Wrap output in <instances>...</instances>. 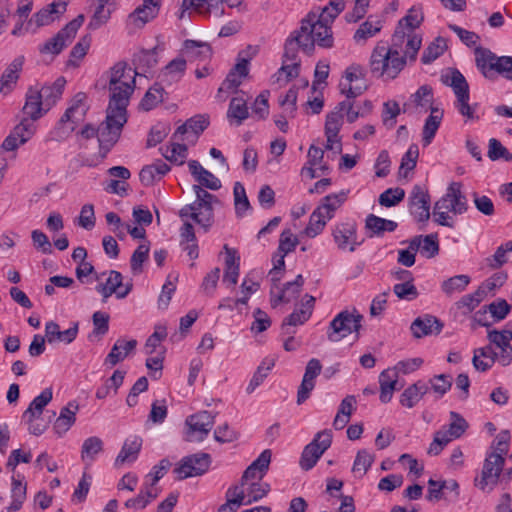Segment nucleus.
Returning <instances> with one entry per match:
<instances>
[{"label":"nucleus","mask_w":512,"mask_h":512,"mask_svg":"<svg viewBox=\"0 0 512 512\" xmlns=\"http://www.w3.org/2000/svg\"><path fill=\"white\" fill-rule=\"evenodd\" d=\"M95 279L97 281L95 290L101 295L103 302H106L112 295H115L117 299H124L133 288L131 282H123V275L116 270L96 274Z\"/></svg>","instance_id":"nucleus-11"},{"label":"nucleus","mask_w":512,"mask_h":512,"mask_svg":"<svg viewBox=\"0 0 512 512\" xmlns=\"http://www.w3.org/2000/svg\"><path fill=\"white\" fill-rule=\"evenodd\" d=\"M215 423V416L209 411H199L185 420V439L201 442L207 438Z\"/></svg>","instance_id":"nucleus-16"},{"label":"nucleus","mask_w":512,"mask_h":512,"mask_svg":"<svg viewBox=\"0 0 512 512\" xmlns=\"http://www.w3.org/2000/svg\"><path fill=\"white\" fill-rule=\"evenodd\" d=\"M108 76L110 100L99 132L101 143L107 147L115 145L127 122V106L135 89L137 72L126 63L118 62L111 67Z\"/></svg>","instance_id":"nucleus-1"},{"label":"nucleus","mask_w":512,"mask_h":512,"mask_svg":"<svg viewBox=\"0 0 512 512\" xmlns=\"http://www.w3.org/2000/svg\"><path fill=\"white\" fill-rule=\"evenodd\" d=\"M193 191L196 195V200L182 207L179 211V217L192 216L193 221L206 232L214 221L212 202L215 196L207 192L200 185H194Z\"/></svg>","instance_id":"nucleus-9"},{"label":"nucleus","mask_w":512,"mask_h":512,"mask_svg":"<svg viewBox=\"0 0 512 512\" xmlns=\"http://www.w3.org/2000/svg\"><path fill=\"white\" fill-rule=\"evenodd\" d=\"M53 392L51 388H45L38 396H36L24 411L25 417L41 418L44 408L51 402Z\"/></svg>","instance_id":"nucleus-51"},{"label":"nucleus","mask_w":512,"mask_h":512,"mask_svg":"<svg viewBox=\"0 0 512 512\" xmlns=\"http://www.w3.org/2000/svg\"><path fill=\"white\" fill-rule=\"evenodd\" d=\"M23 64L24 57L19 56L8 65L0 78V93H7L13 88L19 78Z\"/></svg>","instance_id":"nucleus-40"},{"label":"nucleus","mask_w":512,"mask_h":512,"mask_svg":"<svg viewBox=\"0 0 512 512\" xmlns=\"http://www.w3.org/2000/svg\"><path fill=\"white\" fill-rule=\"evenodd\" d=\"M189 171L199 182L200 186L210 190H219L221 188V181L210 171L205 169L198 161L191 160L188 163Z\"/></svg>","instance_id":"nucleus-35"},{"label":"nucleus","mask_w":512,"mask_h":512,"mask_svg":"<svg viewBox=\"0 0 512 512\" xmlns=\"http://www.w3.org/2000/svg\"><path fill=\"white\" fill-rule=\"evenodd\" d=\"M249 117V108L243 97H233L227 110L230 125L240 126Z\"/></svg>","instance_id":"nucleus-45"},{"label":"nucleus","mask_w":512,"mask_h":512,"mask_svg":"<svg viewBox=\"0 0 512 512\" xmlns=\"http://www.w3.org/2000/svg\"><path fill=\"white\" fill-rule=\"evenodd\" d=\"M186 71V60L177 57L170 61L160 74L161 81L166 85H172L182 79Z\"/></svg>","instance_id":"nucleus-43"},{"label":"nucleus","mask_w":512,"mask_h":512,"mask_svg":"<svg viewBox=\"0 0 512 512\" xmlns=\"http://www.w3.org/2000/svg\"><path fill=\"white\" fill-rule=\"evenodd\" d=\"M67 3L62 0H55L51 4L39 10L29 19V27L37 30L40 27L51 24L66 11Z\"/></svg>","instance_id":"nucleus-25"},{"label":"nucleus","mask_w":512,"mask_h":512,"mask_svg":"<svg viewBox=\"0 0 512 512\" xmlns=\"http://www.w3.org/2000/svg\"><path fill=\"white\" fill-rule=\"evenodd\" d=\"M159 493L160 490L157 486L145 480L138 496L128 499L125 502V506L136 510L144 509L151 501L157 498Z\"/></svg>","instance_id":"nucleus-39"},{"label":"nucleus","mask_w":512,"mask_h":512,"mask_svg":"<svg viewBox=\"0 0 512 512\" xmlns=\"http://www.w3.org/2000/svg\"><path fill=\"white\" fill-rule=\"evenodd\" d=\"M424 21V14L420 6H412L402 17L391 37L389 46L403 58L405 65L415 61L422 45L420 26Z\"/></svg>","instance_id":"nucleus-2"},{"label":"nucleus","mask_w":512,"mask_h":512,"mask_svg":"<svg viewBox=\"0 0 512 512\" xmlns=\"http://www.w3.org/2000/svg\"><path fill=\"white\" fill-rule=\"evenodd\" d=\"M89 109L87 95L77 93L69 102V105L53 130V138L60 141L69 137L84 121Z\"/></svg>","instance_id":"nucleus-8"},{"label":"nucleus","mask_w":512,"mask_h":512,"mask_svg":"<svg viewBox=\"0 0 512 512\" xmlns=\"http://www.w3.org/2000/svg\"><path fill=\"white\" fill-rule=\"evenodd\" d=\"M103 450V441L97 436L84 440L81 448V459L86 465H91Z\"/></svg>","instance_id":"nucleus-53"},{"label":"nucleus","mask_w":512,"mask_h":512,"mask_svg":"<svg viewBox=\"0 0 512 512\" xmlns=\"http://www.w3.org/2000/svg\"><path fill=\"white\" fill-rule=\"evenodd\" d=\"M305 299L306 300L302 307L296 309L284 320L283 329H285L287 326L302 325L309 320L312 315L315 298L313 296L306 295Z\"/></svg>","instance_id":"nucleus-46"},{"label":"nucleus","mask_w":512,"mask_h":512,"mask_svg":"<svg viewBox=\"0 0 512 512\" xmlns=\"http://www.w3.org/2000/svg\"><path fill=\"white\" fill-rule=\"evenodd\" d=\"M363 316L356 310H343L330 322L327 329V338L331 342H339L343 338L359 332Z\"/></svg>","instance_id":"nucleus-12"},{"label":"nucleus","mask_w":512,"mask_h":512,"mask_svg":"<svg viewBox=\"0 0 512 512\" xmlns=\"http://www.w3.org/2000/svg\"><path fill=\"white\" fill-rule=\"evenodd\" d=\"M329 166L324 161V151L315 145H311L307 153V162L301 169V175L308 179H314L326 175Z\"/></svg>","instance_id":"nucleus-23"},{"label":"nucleus","mask_w":512,"mask_h":512,"mask_svg":"<svg viewBox=\"0 0 512 512\" xmlns=\"http://www.w3.org/2000/svg\"><path fill=\"white\" fill-rule=\"evenodd\" d=\"M461 189V183L452 182L446 193L435 203L433 215L436 223L453 227L449 213L461 215L467 211V200Z\"/></svg>","instance_id":"nucleus-5"},{"label":"nucleus","mask_w":512,"mask_h":512,"mask_svg":"<svg viewBox=\"0 0 512 512\" xmlns=\"http://www.w3.org/2000/svg\"><path fill=\"white\" fill-rule=\"evenodd\" d=\"M384 21L381 17L370 15L362 22L353 34V41L357 45H365L367 41L376 37L383 29Z\"/></svg>","instance_id":"nucleus-27"},{"label":"nucleus","mask_w":512,"mask_h":512,"mask_svg":"<svg viewBox=\"0 0 512 512\" xmlns=\"http://www.w3.org/2000/svg\"><path fill=\"white\" fill-rule=\"evenodd\" d=\"M368 67L373 77L388 82L396 79L406 65L389 44L380 41L370 53Z\"/></svg>","instance_id":"nucleus-4"},{"label":"nucleus","mask_w":512,"mask_h":512,"mask_svg":"<svg viewBox=\"0 0 512 512\" xmlns=\"http://www.w3.org/2000/svg\"><path fill=\"white\" fill-rule=\"evenodd\" d=\"M397 226L398 225L396 222L375 216L373 214L367 216L365 222V227L372 233V236H380L385 232H393L396 230Z\"/></svg>","instance_id":"nucleus-54"},{"label":"nucleus","mask_w":512,"mask_h":512,"mask_svg":"<svg viewBox=\"0 0 512 512\" xmlns=\"http://www.w3.org/2000/svg\"><path fill=\"white\" fill-rule=\"evenodd\" d=\"M329 221L316 209L309 217V223L303 231L308 238H315L321 234Z\"/></svg>","instance_id":"nucleus-58"},{"label":"nucleus","mask_w":512,"mask_h":512,"mask_svg":"<svg viewBox=\"0 0 512 512\" xmlns=\"http://www.w3.org/2000/svg\"><path fill=\"white\" fill-rule=\"evenodd\" d=\"M398 381V374L395 369L388 368L383 370L379 375L380 384V395L379 399L382 403H388L391 401L394 391L396 390V384Z\"/></svg>","instance_id":"nucleus-41"},{"label":"nucleus","mask_w":512,"mask_h":512,"mask_svg":"<svg viewBox=\"0 0 512 512\" xmlns=\"http://www.w3.org/2000/svg\"><path fill=\"white\" fill-rule=\"evenodd\" d=\"M297 31L304 41V51L307 53L312 52L315 45L325 49L332 48L334 45L332 27L320 21L315 11L307 15Z\"/></svg>","instance_id":"nucleus-6"},{"label":"nucleus","mask_w":512,"mask_h":512,"mask_svg":"<svg viewBox=\"0 0 512 512\" xmlns=\"http://www.w3.org/2000/svg\"><path fill=\"white\" fill-rule=\"evenodd\" d=\"M331 443V430L325 429L318 432L314 439L304 447L299 462L300 467L306 471L312 469L324 452L331 446Z\"/></svg>","instance_id":"nucleus-15"},{"label":"nucleus","mask_w":512,"mask_h":512,"mask_svg":"<svg viewBox=\"0 0 512 512\" xmlns=\"http://www.w3.org/2000/svg\"><path fill=\"white\" fill-rule=\"evenodd\" d=\"M444 111L440 108H431L430 115L426 118L422 130V144L424 147L429 146L443 120Z\"/></svg>","instance_id":"nucleus-38"},{"label":"nucleus","mask_w":512,"mask_h":512,"mask_svg":"<svg viewBox=\"0 0 512 512\" xmlns=\"http://www.w3.org/2000/svg\"><path fill=\"white\" fill-rule=\"evenodd\" d=\"M512 252V240L501 244L495 253L487 258V264L492 269H497L508 262V254Z\"/></svg>","instance_id":"nucleus-64"},{"label":"nucleus","mask_w":512,"mask_h":512,"mask_svg":"<svg viewBox=\"0 0 512 512\" xmlns=\"http://www.w3.org/2000/svg\"><path fill=\"white\" fill-rule=\"evenodd\" d=\"M430 386L423 380L409 385L400 395L399 402L403 407L413 408L415 407L424 395L429 391Z\"/></svg>","instance_id":"nucleus-34"},{"label":"nucleus","mask_w":512,"mask_h":512,"mask_svg":"<svg viewBox=\"0 0 512 512\" xmlns=\"http://www.w3.org/2000/svg\"><path fill=\"white\" fill-rule=\"evenodd\" d=\"M224 248L226 252V258L223 283L228 287H233L237 283L239 277L240 257L235 250L230 249L227 246Z\"/></svg>","instance_id":"nucleus-42"},{"label":"nucleus","mask_w":512,"mask_h":512,"mask_svg":"<svg viewBox=\"0 0 512 512\" xmlns=\"http://www.w3.org/2000/svg\"><path fill=\"white\" fill-rule=\"evenodd\" d=\"M349 190H341L336 193H331L323 197L315 208L318 210L328 221L333 219L337 211L347 201Z\"/></svg>","instance_id":"nucleus-30"},{"label":"nucleus","mask_w":512,"mask_h":512,"mask_svg":"<svg viewBox=\"0 0 512 512\" xmlns=\"http://www.w3.org/2000/svg\"><path fill=\"white\" fill-rule=\"evenodd\" d=\"M142 447V439L139 436L128 437L118 456L115 459V466H121L126 463H133L138 458Z\"/></svg>","instance_id":"nucleus-37"},{"label":"nucleus","mask_w":512,"mask_h":512,"mask_svg":"<svg viewBox=\"0 0 512 512\" xmlns=\"http://www.w3.org/2000/svg\"><path fill=\"white\" fill-rule=\"evenodd\" d=\"M486 297L484 287H479L473 293L466 294L456 302L457 310L464 316L471 314Z\"/></svg>","instance_id":"nucleus-49"},{"label":"nucleus","mask_w":512,"mask_h":512,"mask_svg":"<svg viewBox=\"0 0 512 512\" xmlns=\"http://www.w3.org/2000/svg\"><path fill=\"white\" fill-rule=\"evenodd\" d=\"M150 246L147 242L141 243L133 252L130 259V266L133 274L137 275L143 271V264L148 260Z\"/></svg>","instance_id":"nucleus-63"},{"label":"nucleus","mask_w":512,"mask_h":512,"mask_svg":"<svg viewBox=\"0 0 512 512\" xmlns=\"http://www.w3.org/2000/svg\"><path fill=\"white\" fill-rule=\"evenodd\" d=\"M27 487L21 479H17L15 476L11 478V503L7 507L8 512H16L21 509L23 503L26 500Z\"/></svg>","instance_id":"nucleus-52"},{"label":"nucleus","mask_w":512,"mask_h":512,"mask_svg":"<svg viewBox=\"0 0 512 512\" xmlns=\"http://www.w3.org/2000/svg\"><path fill=\"white\" fill-rule=\"evenodd\" d=\"M84 22V16L79 15L62 28L54 37L46 41L39 51L43 54H59L75 38L79 28Z\"/></svg>","instance_id":"nucleus-17"},{"label":"nucleus","mask_w":512,"mask_h":512,"mask_svg":"<svg viewBox=\"0 0 512 512\" xmlns=\"http://www.w3.org/2000/svg\"><path fill=\"white\" fill-rule=\"evenodd\" d=\"M331 236L336 248L342 252H354L364 241L358 232L356 221L350 218L339 220L333 224Z\"/></svg>","instance_id":"nucleus-10"},{"label":"nucleus","mask_w":512,"mask_h":512,"mask_svg":"<svg viewBox=\"0 0 512 512\" xmlns=\"http://www.w3.org/2000/svg\"><path fill=\"white\" fill-rule=\"evenodd\" d=\"M510 433L508 430H502L495 437L483 463L481 476L476 478V486L481 490L492 488L498 482L500 473L505 464V456L509 452Z\"/></svg>","instance_id":"nucleus-3"},{"label":"nucleus","mask_w":512,"mask_h":512,"mask_svg":"<svg viewBox=\"0 0 512 512\" xmlns=\"http://www.w3.org/2000/svg\"><path fill=\"white\" fill-rule=\"evenodd\" d=\"M304 279L302 275H298L294 281L288 282L282 290L276 294L275 290L271 291V302L273 306H277L280 303H289L295 300L303 286Z\"/></svg>","instance_id":"nucleus-36"},{"label":"nucleus","mask_w":512,"mask_h":512,"mask_svg":"<svg viewBox=\"0 0 512 512\" xmlns=\"http://www.w3.org/2000/svg\"><path fill=\"white\" fill-rule=\"evenodd\" d=\"M343 125V114L340 111H333L326 116L325 122V149L328 152L327 158L334 159L342 152V141L339 136Z\"/></svg>","instance_id":"nucleus-18"},{"label":"nucleus","mask_w":512,"mask_h":512,"mask_svg":"<svg viewBox=\"0 0 512 512\" xmlns=\"http://www.w3.org/2000/svg\"><path fill=\"white\" fill-rule=\"evenodd\" d=\"M271 461V451L264 450L256 460L245 470L241 481L245 482H261L263 476L268 470Z\"/></svg>","instance_id":"nucleus-32"},{"label":"nucleus","mask_w":512,"mask_h":512,"mask_svg":"<svg viewBox=\"0 0 512 512\" xmlns=\"http://www.w3.org/2000/svg\"><path fill=\"white\" fill-rule=\"evenodd\" d=\"M500 355L501 350L490 343L474 350L472 362L476 370L484 372L489 370L495 362L501 365Z\"/></svg>","instance_id":"nucleus-29"},{"label":"nucleus","mask_w":512,"mask_h":512,"mask_svg":"<svg viewBox=\"0 0 512 512\" xmlns=\"http://www.w3.org/2000/svg\"><path fill=\"white\" fill-rule=\"evenodd\" d=\"M321 370L322 365L318 359L313 358L308 361L301 385L297 392L298 404H302L309 398L311 391L315 387V379L321 373Z\"/></svg>","instance_id":"nucleus-26"},{"label":"nucleus","mask_w":512,"mask_h":512,"mask_svg":"<svg viewBox=\"0 0 512 512\" xmlns=\"http://www.w3.org/2000/svg\"><path fill=\"white\" fill-rule=\"evenodd\" d=\"M433 100L434 95L432 88L429 85H422L410 96L408 105H411L419 112H426L434 108L432 106Z\"/></svg>","instance_id":"nucleus-44"},{"label":"nucleus","mask_w":512,"mask_h":512,"mask_svg":"<svg viewBox=\"0 0 512 512\" xmlns=\"http://www.w3.org/2000/svg\"><path fill=\"white\" fill-rule=\"evenodd\" d=\"M442 327V323L435 316L424 315L416 318L410 328L414 337L421 338L431 334H439Z\"/></svg>","instance_id":"nucleus-33"},{"label":"nucleus","mask_w":512,"mask_h":512,"mask_svg":"<svg viewBox=\"0 0 512 512\" xmlns=\"http://www.w3.org/2000/svg\"><path fill=\"white\" fill-rule=\"evenodd\" d=\"M245 490L242 485L230 487L226 492V502L221 505L218 512H235L241 505H247Z\"/></svg>","instance_id":"nucleus-47"},{"label":"nucleus","mask_w":512,"mask_h":512,"mask_svg":"<svg viewBox=\"0 0 512 512\" xmlns=\"http://www.w3.org/2000/svg\"><path fill=\"white\" fill-rule=\"evenodd\" d=\"M210 463L209 454L197 453L183 458L175 468V473L179 479L199 476L208 471Z\"/></svg>","instance_id":"nucleus-21"},{"label":"nucleus","mask_w":512,"mask_h":512,"mask_svg":"<svg viewBox=\"0 0 512 512\" xmlns=\"http://www.w3.org/2000/svg\"><path fill=\"white\" fill-rule=\"evenodd\" d=\"M183 140V136L175 139L172 137V142L166 147L162 148V155L170 162L177 165H182L187 158V147L185 144L178 143Z\"/></svg>","instance_id":"nucleus-50"},{"label":"nucleus","mask_w":512,"mask_h":512,"mask_svg":"<svg viewBox=\"0 0 512 512\" xmlns=\"http://www.w3.org/2000/svg\"><path fill=\"white\" fill-rule=\"evenodd\" d=\"M471 278L468 275L460 274L450 277L441 283V290L447 296L463 292L470 284Z\"/></svg>","instance_id":"nucleus-56"},{"label":"nucleus","mask_w":512,"mask_h":512,"mask_svg":"<svg viewBox=\"0 0 512 512\" xmlns=\"http://www.w3.org/2000/svg\"><path fill=\"white\" fill-rule=\"evenodd\" d=\"M419 157V148L416 144H411L405 154L402 156L399 174L407 177L408 173L414 170Z\"/></svg>","instance_id":"nucleus-61"},{"label":"nucleus","mask_w":512,"mask_h":512,"mask_svg":"<svg viewBox=\"0 0 512 512\" xmlns=\"http://www.w3.org/2000/svg\"><path fill=\"white\" fill-rule=\"evenodd\" d=\"M79 406L71 401L64 406L53 424V430L58 437H63L76 422Z\"/></svg>","instance_id":"nucleus-31"},{"label":"nucleus","mask_w":512,"mask_h":512,"mask_svg":"<svg viewBox=\"0 0 512 512\" xmlns=\"http://www.w3.org/2000/svg\"><path fill=\"white\" fill-rule=\"evenodd\" d=\"M476 64L486 78H492L497 73L508 80L512 79L511 56H497L489 50H480L476 53Z\"/></svg>","instance_id":"nucleus-14"},{"label":"nucleus","mask_w":512,"mask_h":512,"mask_svg":"<svg viewBox=\"0 0 512 512\" xmlns=\"http://www.w3.org/2000/svg\"><path fill=\"white\" fill-rule=\"evenodd\" d=\"M409 211L418 222H426L430 218V196L420 185H415L409 195Z\"/></svg>","instance_id":"nucleus-22"},{"label":"nucleus","mask_w":512,"mask_h":512,"mask_svg":"<svg viewBox=\"0 0 512 512\" xmlns=\"http://www.w3.org/2000/svg\"><path fill=\"white\" fill-rule=\"evenodd\" d=\"M468 428L467 421L457 412H450V423L444 426L434 435L433 441L428 448L429 455H438L444 447L453 439L460 438Z\"/></svg>","instance_id":"nucleus-13"},{"label":"nucleus","mask_w":512,"mask_h":512,"mask_svg":"<svg viewBox=\"0 0 512 512\" xmlns=\"http://www.w3.org/2000/svg\"><path fill=\"white\" fill-rule=\"evenodd\" d=\"M375 460V456L370 453L366 449L359 450L356 454L353 466L352 473L356 478H362L367 471L371 468L373 462Z\"/></svg>","instance_id":"nucleus-57"},{"label":"nucleus","mask_w":512,"mask_h":512,"mask_svg":"<svg viewBox=\"0 0 512 512\" xmlns=\"http://www.w3.org/2000/svg\"><path fill=\"white\" fill-rule=\"evenodd\" d=\"M247 498L246 504L262 499L269 491V485L262 482H242Z\"/></svg>","instance_id":"nucleus-62"},{"label":"nucleus","mask_w":512,"mask_h":512,"mask_svg":"<svg viewBox=\"0 0 512 512\" xmlns=\"http://www.w3.org/2000/svg\"><path fill=\"white\" fill-rule=\"evenodd\" d=\"M340 88L347 98L360 96L367 89L363 68L360 65L347 67L340 82Z\"/></svg>","instance_id":"nucleus-20"},{"label":"nucleus","mask_w":512,"mask_h":512,"mask_svg":"<svg viewBox=\"0 0 512 512\" xmlns=\"http://www.w3.org/2000/svg\"><path fill=\"white\" fill-rule=\"evenodd\" d=\"M442 82L452 88L456 97L454 107L464 117L465 122L479 120L478 104H469V85L462 73L458 70H450L442 75Z\"/></svg>","instance_id":"nucleus-7"},{"label":"nucleus","mask_w":512,"mask_h":512,"mask_svg":"<svg viewBox=\"0 0 512 512\" xmlns=\"http://www.w3.org/2000/svg\"><path fill=\"white\" fill-rule=\"evenodd\" d=\"M413 242L419 243V249L421 254L427 258L436 256L439 252V243L437 235H426L418 236L412 239Z\"/></svg>","instance_id":"nucleus-59"},{"label":"nucleus","mask_w":512,"mask_h":512,"mask_svg":"<svg viewBox=\"0 0 512 512\" xmlns=\"http://www.w3.org/2000/svg\"><path fill=\"white\" fill-rule=\"evenodd\" d=\"M137 341L134 339L124 340L118 339L113 345L111 351L105 359V363L111 366L116 365L120 361L124 360L128 354L135 349Z\"/></svg>","instance_id":"nucleus-48"},{"label":"nucleus","mask_w":512,"mask_h":512,"mask_svg":"<svg viewBox=\"0 0 512 512\" xmlns=\"http://www.w3.org/2000/svg\"><path fill=\"white\" fill-rule=\"evenodd\" d=\"M51 91L52 88L49 86L42 87L40 90L30 88L26 93V101L23 107L24 115L35 121L41 118L52 104L47 101L43 102V98L50 96Z\"/></svg>","instance_id":"nucleus-19"},{"label":"nucleus","mask_w":512,"mask_h":512,"mask_svg":"<svg viewBox=\"0 0 512 512\" xmlns=\"http://www.w3.org/2000/svg\"><path fill=\"white\" fill-rule=\"evenodd\" d=\"M488 340L491 344L496 346V349L501 350L500 360L502 366H508L512 363V340L511 330H491L488 332Z\"/></svg>","instance_id":"nucleus-28"},{"label":"nucleus","mask_w":512,"mask_h":512,"mask_svg":"<svg viewBox=\"0 0 512 512\" xmlns=\"http://www.w3.org/2000/svg\"><path fill=\"white\" fill-rule=\"evenodd\" d=\"M234 205L237 216L243 217L251 206L242 183L236 182L233 187Z\"/></svg>","instance_id":"nucleus-60"},{"label":"nucleus","mask_w":512,"mask_h":512,"mask_svg":"<svg viewBox=\"0 0 512 512\" xmlns=\"http://www.w3.org/2000/svg\"><path fill=\"white\" fill-rule=\"evenodd\" d=\"M161 0H143L127 18V26L131 29L142 28L146 23L154 19L159 12Z\"/></svg>","instance_id":"nucleus-24"},{"label":"nucleus","mask_w":512,"mask_h":512,"mask_svg":"<svg viewBox=\"0 0 512 512\" xmlns=\"http://www.w3.org/2000/svg\"><path fill=\"white\" fill-rule=\"evenodd\" d=\"M345 0H330L329 3L321 9L320 12H316V17L323 23L332 27L333 22L345 9Z\"/></svg>","instance_id":"nucleus-55"}]
</instances>
